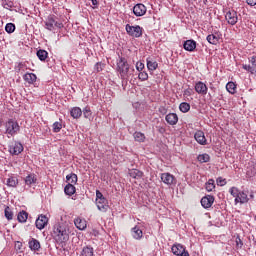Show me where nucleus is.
<instances>
[{
    "label": "nucleus",
    "instance_id": "obj_1",
    "mask_svg": "<svg viewBox=\"0 0 256 256\" xmlns=\"http://www.w3.org/2000/svg\"><path fill=\"white\" fill-rule=\"evenodd\" d=\"M116 71L122 81H127L133 75L135 68H131L125 57L119 56L116 62Z\"/></svg>",
    "mask_w": 256,
    "mask_h": 256
},
{
    "label": "nucleus",
    "instance_id": "obj_2",
    "mask_svg": "<svg viewBox=\"0 0 256 256\" xmlns=\"http://www.w3.org/2000/svg\"><path fill=\"white\" fill-rule=\"evenodd\" d=\"M52 237L58 245H63L69 241V229L65 225L56 224L53 227Z\"/></svg>",
    "mask_w": 256,
    "mask_h": 256
},
{
    "label": "nucleus",
    "instance_id": "obj_3",
    "mask_svg": "<svg viewBox=\"0 0 256 256\" xmlns=\"http://www.w3.org/2000/svg\"><path fill=\"white\" fill-rule=\"evenodd\" d=\"M230 195L234 197L235 204L244 205V203H249V194L245 191L239 190L237 187H231L229 189Z\"/></svg>",
    "mask_w": 256,
    "mask_h": 256
},
{
    "label": "nucleus",
    "instance_id": "obj_4",
    "mask_svg": "<svg viewBox=\"0 0 256 256\" xmlns=\"http://www.w3.org/2000/svg\"><path fill=\"white\" fill-rule=\"evenodd\" d=\"M5 127V134L9 137H15L17 133L21 130V127L19 126V123L13 119H9L4 124Z\"/></svg>",
    "mask_w": 256,
    "mask_h": 256
},
{
    "label": "nucleus",
    "instance_id": "obj_5",
    "mask_svg": "<svg viewBox=\"0 0 256 256\" xmlns=\"http://www.w3.org/2000/svg\"><path fill=\"white\" fill-rule=\"evenodd\" d=\"M96 207L102 213H107V211H109V201L99 190H96Z\"/></svg>",
    "mask_w": 256,
    "mask_h": 256
},
{
    "label": "nucleus",
    "instance_id": "obj_6",
    "mask_svg": "<svg viewBox=\"0 0 256 256\" xmlns=\"http://www.w3.org/2000/svg\"><path fill=\"white\" fill-rule=\"evenodd\" d=\"M63 27V23L57 21V17L55 15H49L45 21V29L48 31H55V29H61Z\"/></svg>",
    "mask_w": 256,
    "mask_h": 256
},
{
    "label": "nucleus",
    "instance_id": "obj_7",
    "mask_svg": "<svg viewBox=\"0 0 256 256\" xmlns=\"http://www.w3.org/2000/svg\"><path fill=\"white\" fill-rule=\"evenodd\" d=\"M125 29L126 33L130 35V37H135L136 39H139V37L143 36V28L139 25L131 26L129 24H126Z\"/></svg>",
    "mask_w": 256,
    "mask_h": 256
},
{
    "label": "nucleus",
    "instance_id": "obj_8",
    "mask_svg": "<svg viewBox=\"0 0 256 256\" xmlns=\"http://www.w3.org/2000/svg\"><path fill=\"white\" fill-rule=\"evenodd\" d=\"M135 17H143L147 13V6H145L143 3H138L134 5L132 9Z\"/></svg>",
    "mask_w": 256,
    "mask_h": 256
},
{
    "label": "nucleus",
    "instance_id": "obj_9",
    "mask_svg": "<svg viewBox=\"0 0 256 256\" xmlns=\"http://www.w3.org/2000/svg\"><path fill=\"white\" fill-rule=\"evenodd\" d=\"M171 249H172L173 255L189 256V252L185 250V247H183V245L181 244H174Z\"/></svg>",
    "mask_w": 256,
    "mask_h": 256
},
{
    "label": "nucleus",
    "instance_id": "obj_10",
    "mask_svg": "<svg viewBox=\"0 0 256 256\" xmlns=\"http://www.w3.org/2000/svg\"><path fill=\"white\" fill-rule=\"evenodd\" d=\"M225 19L229 25H236L237 21H239L237 12L235 10L228 11L225 15Z\"/></svg>",
    "mask_w": 256,
    "mask_h": 256
},
{
    "label": "nucleus",
    "instance_id": "obj_11",
    "mask_svg": "<svg viewBox=\"0 0 256 256\" xmlns=\"http://www.w3.org/2000/svg\"><path fill=\"white\" fill-rule=\"evenodd\" d=\"M47 223H49V218L45 215H39L36 219L35 225L41 231L47 227Z\"/></svg>",
    "mask_w": 256,
    "mask_h": 256
},
{
    "label": "nucleus",
    "instance_id": "obj_12",
    "mask_svg": "<svg viewBox=\"0 0 256 256\" xmlns=\"http://www.w3.org/2000/svg\"><path fill=\"white\" fill-rule=\"evenodd\" d=\"M194 89L198 95H207V91H209L207 84L202 81L196 82Z\"/></svg>",
    "mask_w": 256,
    "mask_h": 256
},
{
    "label": "nucleus",
    "instance_id": "obj_13",
    "mask_svg": "<svg viewBox=\"0 0 256 256\" xmlns=\"http://www.w3.org/2000/svg\"><path fill=\"white\" fill-rule=\"evenodd\" d=\"M213 203H215V197L211 195L204 196L201 199V205L204 209H209L213 206Z\"/></svg>",
    "mask_w": 256,
    "mask_h": 256
},
{
    "label": "nucleus",
    "instance_id": "obj_14",
    "mask_svg": "<svg viewBox=\"0 0 256 256\" xmlns=\"http://www.w3.org/2000/svg\"><path fill=\"white\" fill-rule=\"evenodd\" d=\"M9 151L11 155H20V153H23V144L15 142L9 147Z\"/></svg>",
    "mask_w": 256,
    "mask_h": 256
},
{
    "label": "nucleus",
    "instance_id": "obj_15",
    "mask_svg": "<svg viewBox=\"0 0 256 256\" xmlns=\"http://www.w3.org/2000/svg\"><path fill=\"white\" fill-rule=\"evenodd\" d=\"M194 139L199 145H207V138H205V132L198 130L194 134Z\"/></svg>",
    "mask_w": 256,
    "mask_h": 256
},
{
    "label": "nucleus",
    "instance_id": "obj_16",
    "mask_svg": "<svg viewBox=\"0 0 256 256\" xmlns=\"http://www.w3.org/2000/svg\"><path fill=\"white\" fill-rule=\"evenodd\" d=\"M161 181L165 185H173V183H175V176H173L171 173H162Z\"/></svg>",
    "mask_w": 256,
    "mask_h": 256
},
{
    "label": "nucleus",
    "instance_id": "obj_17",
    "mask_svg": "<svg viewBox=\"0 0 256 256\" xmlns=\"http://www.w3.org/2000/svg\"><path fill=\"white\" fill-rule=\"evenodd\" d=\"M165 120L168 125H177L179 122V116H177L175 113H169L166 115Z\"/></svg>",
    "mask_w": 256,
    "mask_h": 256
},
{
    "label": "nucleus",
    "instance_id": "obj_18",
    "mask_svg": "<svg viewBox=\"0 0 256 256\" xmlns=\"http://www.w3.org/2000/svg\"><path fill=\"white\" fill-rule=\"evenodd\" d=\"M74 225L79 231H85V229H87V221L82 218H76L74 220Z\"/></svg>",
    "mask_w": 256,
    "mask_h": 256
},
{
    "label": "nucleus",
    "instance_id": "obj_19",
    "mask_svg": "<svg viewBox=\"0 0 256 256\" xmlns=\"http://www.w3.org/2000/svg\"><path fill=\"white\" fill-rule=\"evenodd\" d=\"M5 185H7V187H12L13 189H15V187L19 185V178H17V176H9L6 179Z\"/></svg>",
    "mask_w": 256,
    "mask_h": 256
},
{
    "label": "nucleus",
    "instance_id": "obj_20",
    "mask_svg": "<svg viewBox=\"0 0 256 256\" xmlns=\"http://www.w3.org/2000/svg\"><path fill=\"white\" fill-rule=\"evenodd\" d=\"M185 51L193 52L197 49V42L195 40H186L183 44Z\"/></svg>",
    "mask_w": 256,
    "mask_h": 256
},
{
    "label": "nucleus",
    "instance_id": "obj_21",
    "mask_svg": "<svg viewBox=\"0 0 256 256\" xmlns=\"http://www.w3.org/2000/svg\"><path fill=\"white\" fill-rule=\"evenodd\" d=\"M24 181H25V185H27V187H33V185H35L37 183V175L31 173L28 176H26Z\"/></svg>",
    "mask_w": 256,
    "mask_h": 256
},
{
    "label": "nucleus",
    "instance_id": "obj_22",
    "mask_svg": "<svg viewBox=\"0 0 256 256\" xmlns=\"http://www.w3.org/2000/svg\"><path fill=\"white\" fill-rule=\"evenodd\" d=\"M28 245L31 251H39V249H41V243L35 238L30 239Z\"/></svg>",
    "mask_w": 256,
    "mask_h": 256
},
{
    "label": "nucleus",
    "instance_id": "obj_23",
    "mask_svg": "<svg viewBox=\"0 0 256 256\" xmlns=\"http://www.w3.org/2000/svg\"><path fill=\"white\" fill-rule=\"evenodd\" d=\"M146 63L148 71H156L157 67H159V63L151 58H147Z\"/></svg>",
    "mask_w": 256,
    "mask_h": 256
},
{
    "label": "nucleus",
    "instance_id": "obj_24",
    "mask_svg": "<svg viewBox=\"0 0 256 256\" xmlns=\"http://www.w3.org/2000/svg\"><path fill=\"white\" fill-rule=\"evenodd\" d=\"M132 237L136 240L143 238V230L139 229V226L132 228Z\"/></svg>",
    "mask_w": 256,
    "mask_h": 256
},
{
    "label": "nucleus",
    "instance_id": "obj_25",
    "mask_svg": "<svg viewBox=\"0 0 256 256\" xmlns=\"http://www.w3.org/2000/svg\"><path fill=\"white\" fill-rule=\"evenodd\" d=\"M207 41L208 43H210V45H217V43H219V34L215 33V34H209L207 36Z\"/></svg>",
    "mask_w": 256,
    "mask_h": 256
},
{
    "label": "nucleus",
    "instance_id": "obj_26",
    "mask_svg": "<svg viewBox=\"0 0 256 256\" xmlns=\"http://www.w3.org/2000/svg\"><path fill=\"white\" fill-rule=\"evenodd\" d=\"M24 81H26V83H29L30 85L35 83V81H37V75H35L34 73H26L23 76Z\"/></svg>",
    "mask_w": 256,
    "mask_h": 256
},
{
    "label": "nucleus",
    "instance_id": "obj_27",
    "mask_svg": "<svg viewBox=\"0 0 256 256\" xmlns=\"http://www.w3.org/2000/svg\"><path fill=\"white\" fill-rule=\"evenodd\" d=\"M75 185L68 183L65 188H64V193L65 195H68L69 197H71L72 195H75Z\"/></svg>",
    "mask_w": 256,
    "mask_h": 256
},
{
    "label": "nucleus",
    "instance_id": "obj_28",
    "mask_svg": "<svg viewBox=\"0 0 256 256\" xmlns=\"http://www.w3.org/2000/svg\"><path fill=\"white\" fill-rule=\"evenodd\" d=\"M70 115L73 117V119H79V117L83 115V110H81L79 107H74L71 109Z\"/></svg>",
    "mask_w": 256,
    "mask_h": 256
},
{
    "label": "nucleus",
    "instance_id": "obj_29",
    "mask_svg": "<svg viewBox=\"0 0 256 256\" xmlns=\"http://www.w3.org/2000/svg\"><path fill=\"white\" fill-rule=\"evenodd\" d=\"M17 219L19 223H27V219H29V213H27L25 210H22L18 213Z\"/></svg>",
    "mask_w": 256,
    "mask_h": 256
},
{
    "label": "nucleus",
    "instance_id": "obj_30",
    "mask_svg": "<svg viewBox=\"0 0 256 256\" xmlns=\"http://www.w3.org/2000/svg\"><path fill=\"white\" fill-rule=\"evenodd\" d=\"M36 55L40 61H45L47 57H49V52H47V50L40 49L37 51Z\"/></svg>",
    "mask_w": 256,
    "mask_h": 256
},
{
    "label": "nucleus",
    "instance_id": "obj_31",
    "mask_svg": "<svg viewBox=\"0 0 256 256\" xmlns=\"http://www.w3.org/2000/svg\"><path fill=\"white\" fill-rule=\"evenodd\" d=\"M197 160L199 163H209V161H211V156H209L207 153L200 154L198 155Z\"/></svg>",
    "mask_w": 256,
    "mask_h": 256
},
{
    "label": "nucleus",
    "instance_id": "obj_32",
    "mask_svg": "<svg viewBox=\"0 0 256 256\" xmlns=\"http://www.w3.org/2000/svg\"><path fill=\"white\" fill-rule=\"evenodd\" d=\"M129 175L132 177V179H141V177H143V172L133 169L129 171Z\"/></svg>",
    "mask_w": 256,
    "mask_h": 256
},
{
    "label": "nucleus",
    "instance_id": "obj_33",
    "mask_svg": "<svg viewBox=\"0 0 256 256\" xmlns=\"http://www.w3.org/2000/svg\"><path fill=\"white\" fill-rule=\"evenodd\" d=\"M66 181H68L71 185H77V174L71 173L66 176Z\"/></svg>",
    "mask_w": 256,
    "mask_h": 256
},
{
    "label": "nucleus",
    "instance_id": "obj_34",
    "mask_svg": "<svg viewBox=\"0 0 256 256\" xmlns=\"http://www.w3.org/2000/svg\"><path fill=\"white\" fill-rule=\"evenodd\" d=\"M179 109H180L181 113H189V111L191 109V105L187 102H182L179 105Z\"/></svg>",
    "mask_w": 256,
    "mask_h": 256
},
{
    "label": "nucleus",
    "instance_id": "obj_35",
    "mask_svg": "<svg viewBox=\"0 0 256 256\" xmlns=\"http://www.w3.org/2000/svg\"><path fill=\"white\" fill-rule=\"evenodd\" d=\"M16 73H21L27 71V65L25 63L19 62L15 66Z\"/></svg>",
    "mask_w": 256,
    "mask_h": 256
},
{
    "label": "nucleus",
    "instance_id": "obj_36",
    "mask_svg": "<svg viewBox=\"0 0 256 256\" xmlns=\"http://www.w3.org/2000/svg\"><path fill=\"white\" fill-rule=\"evenodd\" d=\"M82 256H93L94 252H93V247L91 246H86L82 249Z\"/></svg>",
    "mask_w": 256,
    "mask_h": 256
},
{
    "label": "nucleus",
    "instance_id": "obj_37",
    "mask_svg": "<svg viewBox=\"0 0 256 256\" xmlns=\"http://www.w3.org/2000/svg\"><path fill=\"white\" fill-rule=\"evenodd\" d=\"M226 89H227L228 92L231 93V95H235V91L237 89V86L233 82H228L226 84Z\"/></svg>",
    "mask_w": 256,
    "mask_h": 256
},
{
    "label": "nucleus",
    "instance_id": "obj_38",
    "mask_svg": "<svg viewBox=\"0 0 256 256\" xmlns=\"http://www.w3.org/2000/svg\"><path fill=\"white\" fill-rule=\"evenodd\" d=\"M133 137L138 143H143V141H145V134L141 132H135Z\"/></svg>",
    "mask_w": 256,
    "mask_h": 256
},
{
    "label": "nucleus",
    "instance_id": "obj_39",
    "mask_svg": "<svg viewBox=\"0 0 256 256\" xmlns=\"http://www.w3.org/2000/svg\"><path fill=\"white\" fill-rule=\"evenodd\" d=\"M205 188H206V191H208V193H211V191L215 189V180L209 179L205 185Z\"/></svg>",
    "mask_w": 256,
    "mask_h": 256
},
{
    "label": "nucleus",
    "instance_id": "obj_40",
    "mask_svg": "<svg viewBox=\"0 0 256 256\" xmlns=\"http://www.w3.org/2000/svg\"><path fill=\"white\" fill-rule=\"evenodd\" d=\"M63 129V124L61 122H54L52 125V130L54 133H59Z\"/></svg>",
    "mask_w": 256,
    "mask_h": 256
},
{
    "label": "nucleus",
    "instance_id": "obj_41",
    "mask_svg": "<svg viewBox=\"0 0 256 256\" xmlns=\"http://www.w3.org/2000/svg\"><path fill=\"white\" fill-rule=\"evenodd\" d=\"M4 215L8 221H11L13 219V211H11V208L7 206L4 210Z\"/></svg>",
    "mask_w": 256,
    "mask_h": 256
},
{
    "label": "nucleus",
    "instance_id": "obj_42",
    "mask_svg": "<svg viewBox=\"0 0 256 256\" xmlns=\"http://www.w3.org/2000/svg\"><path fill=\"white\" fill-rule=\"evenodd\" d=\"M6 33H15V24L13 23H7L5 26Z\"/></svg>",
    "mask_w": 256,
    "mask_h": 256
},
{
    "label": "nucleus",
    "instance_id": "obj_43",
    "mask_svg": "<svg viewBox=\"0 0 256 256\" xmlns=\"http://www.w3.org/2000/svg\"><path fill=\"white\" fill-rule=\"evenodd\" d=\"M138 79H140V81H147V79H149V74L145 71H141L138 74Z\"/></svg>",
    "mask_w": 256,
    "mask_h": 256
},
{
    "label": "nucleus",
    "instance_id": "obj_44",
    "mask_svg": "<svg viewBox=\"0 0 256 256\" xmlns=\"http://www.w3.org/2000/svg\"><path fill=\"white\" fill-rule=\"evenodd\" d=\"M82 113H83V116L85 117V119H91V115H92L91 108L85 107L83 109Z\"/></svg>",
    "mask_w": 256,
    "mask_h": 256
},
{
    "label": "nucleus",
    "instance_id": "obj_45",
    "mask_svg": "<svg viewBox=\"0 0 256 256\" xmlns=\"http://www.w3.org/2000/svg\"><path fill=\"white\" fill-rule=\"evenodd\" d=\"M103 69H105V64H103L102 62H98L95 64L94 66V70L97 72V73H100V71H103Z\"/></svg>",
    "mask_w": 256,
    "mask_h": 256
},
{
    "label": "nucleus",
    "instance_id": "obj_46",
    "mask_svg": "<svg viewBox=\"0 0 256 256\" xmlns=\"http://www.w3.org/2000/svg\"><path fill=\"white\" fill-rule=\"evenodd\" d=\"M144 69H145V64H144L143 62H141V61H138V62L136 63V71L141 72V71H143Z\"/></svg>",
    "mask_w": 256,
    "mask_h": 256
},
{
    "label": "nucleus",
    "instance_id": "obj_47",
    "mask_svg": "<svg viewBox=\"0 0 256 256\" xmlns=\"http://www.w3.org/2000/svg\"><path fill=\"white\" fill-rule=\"evenodd\" d=\"M217 185H220V187H223V186L227 185V180H225V179L219 177V178L217 179Z\"/></svg>",
    "mask_w": 256,
    "mask_h": 256
},
{
    "label": "nucleus",
    "instance_id": "obj_48",
    "mask_svg": "<svg viewBox=\"0 0 256 256\" xmlns=\"http://www.w3.org/2000/svg\"><path fill=\"white\" fill-rule=\"evenodd\" d=\"M243 69H245V71H249L250 73H254L255 72V68H253L251 65H243Z\"/></svg>",
    "mask_w": 256,
    "mask_h": 256
},
{
    "label": "nucleus",
    "instance_id": "obj_49",
    "mask_svg": "<svg viewBox=\"0 0 256 256\" xmlns=\"http://www.w3.org/2000/svg\"><path fill=\"white\" fill-rule=\"evenodd\" d=\"M236 247L237 249H241V247H243V241H241V238H236Z\"/></svg>",
    "mask_w": 256,
    "mask_h": 256
},
{
    "label": "nucleus",
    "instance_id": "obj_50",
    "mask_svg": "<svg viewBox=\"0 0 256 256\" xmlns=\"http://www.w3.org/2000/svg\"><path fill=\"white\" fill-rule=\"evenodd\" d=\"M247 5H250V7H255L256 0H246Z\"/></svg>",
    "mask_w": 256,
    "mask_h": 256
},
{
    "label": "nucleus",
    "instance_id": "obj_51",
    "mask_svg": "<svg viewBox=\"0 0 256 256\" xmlns=\"http://www.w3.org/2000/svg\"><path fill=\"white\" fill-rule=\"evenodd\" d=\"M250 63L253 67H256V56H252L250 59Z\"/></svg>",
    "mask_w": 256,
    "mask_h": 256
},
{
    "label": "nucleus",
    "instance_id": "obj_52",
    "mask_svg": "<svg viewBox=\"0 0 256 256\" xmlns=\"http://www.w3.org/2000/svg\"><path fill=\"white\" fill-rule=\"evenodd\" d=\"M249 199H255V194H253V192H251L248 196Z\"/></svg>",
    "mask_w": 256,
    "mask_h": 256
},
{
    "label": "nucleus",
    "instance_id": "obj_53",
    "mask_svg": "<svg viewBox=\"0 0 256 256\" xmlns=\"http://www.w3.org/2000/svg\"><path fill=\"white\" fill-rule=\"evenodd\" d=\"M17 245H18V249H21V244L19 242H17Z\"/></svg>",
    "mask_w": 256,
    "mask_h": 256
},
{
    "label": "nucleus",
    "instance_id": "obj_54",
    "mask_svg": "<svg viewBox=\"0 0 256 256\" xmlns=\"http://www.w3.org/2000/svg\"><path fill=\"white\" fill-rule=\"evenodd\" d=\"M2 125H3V122L0 120V127H2Z\"/></svg>",
    "mask_w": 256,
    "mask_h": 256
},
{
    "label": "nucleus",
    "instance_id": "obj_55",
    "mask_svg": "<svg viewBox=\"0 0 256 256\" xmlns=\"http://www.w3.org/2000/svg\"><path fill=\"white\" fill-rule=\"evenodd\" d=\"M185 93H189V91H188V90H186V91H185Z\"/></svg>",
    "mask_w": 256,
    "mask_h": 256
}]
</instances>
